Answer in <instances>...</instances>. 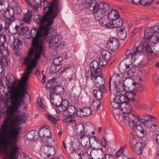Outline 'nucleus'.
Returning a JSON list of instances; mask_svg holds the SVG:
<instances>
[{"mask_svg": "<svg viewBox=\"0 0 159 159\" xmlns=\"http://www.w3.org/2000/svg\"><path fill=\"white\" fill-rule=\"evenodd\" d=\"M49 4L48 7H44V11H47L43 16L37 14L34 16V20L39 24V28L37 30L34 28L30 31V37L33 39L32 47L29 51L28 56L24 58V63L25 65H33L36 66L37 60L43 52L44 36H47L51 32L50 26L57 16L53 9L57 11L58 6L57 4Z\"/></svg>", "mask_w": 159, "mask_h": 159, "instance_id": "obj_1", "label": "nucleus"}, {"mask_svg": "<svg viewBox=\"0 0 159 159\" xmlns=\"http://www.w3.org/2000/svg\"><path fill=\"white\" fill-rule=\"evenodd\" d=\"M27 66L24 71L21 80H15L11 83L9 80L7 78H4L5 81L7 88L8 92L3 96V102L5 104L10 103L14 105L15 109L20 105L22 101V98L25 97V94H29L25 91L26 90L27 84L26 82L28 80L29 75L34 69L33 65H26Z\"/></svg>", "mask_w": 159, "mask_h": 159, "instance_id": "obj_2", "label": "nucleus"}, {"mask_svg": "<svg viewBox=\"0 0 159 159\" xmlns=\"http://www.w3.org/2000/svg\"><path fill=\"white\" fill-rule=\"evenodd\" d=\"M121 110L124 114L123 117L125 122H129V126L134 129H145L150 128L152 129H159V123H152V118L156 119L154 116L146 115L149 118L145 119L138 115L130 113L132 110L130 105L128 103H124L120 105Z\"/></svg>", "mask_w": 159, "mask_h": 159, "instance_id": "obj_3", "label": "nucleus"}, {"mask_svg": "<svg viewBox=\"0 0 159 159\" xmlns=\"http://www.w3.org/2000/svg\"><path fill=\"white\" fill-rule=\"evenodd\" d=\"M24 98H22V101L21 102L20 105L16 109L14 107L13 104H11V105L8 106L7 113V117L4 119L0 129H20L24 128L26 126V114L22 113L15 117L14 116V114L19 111V108L22 105Z\"/></svg>", "mask_w": 159, "mask_h": 159, "instance_id": "obj_4", "label": "nucleus"}, {"mask_svg": "<svg viewBox=\"0 0 159 159\" xmlns=\"http://www.w3.org/2000/svg\"><path fill=\"white\" fill-rule=\"evenodd\" d=\"M2 133L0 137V148H9L11 153L8 159H15L19 148L17 142L19 139L20 130H2Z\"/></svg>", "mask_w": 159, "mask_h": 159, "instance_id": "obj_5", "label": "nucleus"}, {"mask_svg": "<svg viewBox=\"0 0 159 159\" xmlns=\"http://www.w3.org/2000/svg\"><path fill=\"white\" fill-rule=\"evenodd\" d=\"M89 10L93 13L94 18L99 20L105 17L107 14L109 19L113 20L120 16L118 11L115 9L110 10V6L104 2L98 3L95 0H91L88 4Z\"/></svg>", "mask_w": 159, "mask_h": 159, "instance_id": "obj_6", "label": "nucleus"}, {"mask_svg": "<svg viewBox=\"0 0 159 159\" xmlns=\"http://www.w3.org/2000/svg\"><path fill=\"white\" fill-rule=\"evenodd\" d=\"M145 42L144 44L146 51L149 54L154 52V48L152 44L159 41V25L148 27L145 31Z\"/></svg>", "mask_w": 159, "mask_h": 159, "instance_id": "obj_7", "label": "nucleus"}, {"mask_svg": "<svg viewBox=\"0 0 159 159\" xmlns=\"http://www.w3.org/2000/svg\"><path fill=\"white\" fill-rule=\"evenodd\" d=\"M145 42V39L144 42H141V45H138V44H136L134 48L128 49L126 52V57L125 59L132 58L138 55L139 52L144 49L146 50L145 48L143 46Z\"/></svg>", "mask_w": 159, "mask_h": 159, "instance_id": "obj_8", "label": "nucleus"}, {"mask_svg": "<svg viewBox=\"0 0 159 159\" xmlns=\"http://www.w3.org/2000/svg\"><path fill=\"white\" fill-rule=\"evenodd\" d=\"M62 38V36L61 34H59L55 35H52L48 37H45L44 40L49 42V45L50 48H52L59 43Z\"/></svg>", "mask_w": 159, "mask_h": 159, "instance_id": "obj_9", "label": "nucleus"}, {"mask_svg": "<svg viewBox=\"0 0 159 159\" xmlns=\"http://www.w3.org/2000/svg\"><path fill=\"white\" fill-rule=\"evenodd\" d=\"M4 16L5 18L7 19L6 20V25L9 27L15 19L14 10L12 8L7 9L6 11L4 12Z\"/></svg>", "mask_w": 159, "mask_h": 159, "instance_id": "obj_10", "label": "nucleus"}, {"mask_svg": "<svg viewBox=\"0 0 159 159\" xmlns=\"http://www.w3.org/2000/svg\"><path fill=\"white\" fill-rule=\"evenodd\" d=\"M107 48L112 51L117 50L119 47V42L116 38H110L108 41L107 44Z\"/></svg>", "mask_w": 159, "mask_h": 159, "instance_id": "obj_11", "label": "nucleus"}, {"mask_svg": "<svg viewBox=\"0 0 159 159\" xmlns=\"http://www.w3.org/2000/svg\"><path fill=\"white\" fill-rule=\"evenodd\" d=\"M111 80L113 82V84H114L115 86L122 84L123 80L122 79V75L121 74L115 73L113 74L112 76L110 78L109 82V88L111 91Z\"/></svg>", "mask_w": 159, "mask_h": 159, "instance_id": "obj_12", "label": "nucleus"}, {"mask_svg": "<svg viewBox=\"0 0 159 159\" xmlns=\"http://www.w3.org/2000/svg\"><path fill=\"white\" fill-rule=\"evenodd\" d=\"M93 82L95 83L94 87L98 88L101 90L103 89V92L106 91V89L105 87V80L103 77H99L93 80Z\"/></svg>", "mask_w": 159, "mask_h": 159, "instance_id": "obj_13", "label": "nucleus"}, {"mask_svg": "<svg viewBox=\"0 0 159 159\" xmlns=\"http://www.w3.org/2000/svg\"><path fill=\"white\" fill-rule=\"evenodd\" d=\"M50 101L52 104L55 107H58L60 105V102H61V98L59 94L53 93L52 91L50 92Z\"/></svg>", "mask_w": 159, "mask_h": 159, "instance_id": "obj_14", "label": "nucleus"}, {"mask_svg": "<svg viewBox=\"0 0 159 159\" xmlns=\"http://www.w3.org/2000/svg\"><path fill=\"white\" fill-rule=\"evenodd\" d=\"M76 111V107L74 106L71 105L69 107L67 110L63 114L70 118L74 119L75 117Z\"/></svg>", "mask_w": 159, "mask_h": 159, "instance_id": "obj_15", "label": "nucleus"}, {"mask_svg": "<svg viewBox=\"0 0 159 159\" xmlns=\"http://www.w3.org/2000/svg\"><path fill=\"white\" fill-rule=\"evenodd\" d=\"M90 156L94 159H104V155L100 149H93L90 152Z\"/></svg>", "mask_w": 159, "mask_h": 159, "instance_id": "obj_16", "label": "nucleus"}, {"mask_svg": "<svg viewBox=\"0 0 159 159\" xmlns=\"http://www.w3.org/2000/svg\"><path fill=\"white\" fill-rule=\"evenodd\" d=\"M145 146V144L144 143L138 142L131 148L132 150L136 154L140 155L142 153Z\"/></svg>", "mask_w": 159, "mask_h": 159, "instance_id": "obj_17", "label": "nucleus"}, {"mask_svg": "<svg viewBox=\"0 0 159 159\" xmlns=\"http://www.w3.org/2000/svg\"><path fill=\"white\" fill-rule=\"evenodd\" d=\"M39 136V131H35V130H32L29 132L27 134V139L33 141H36Z\"/></svg>", "mask_w": 159, "mask_h": 159, "instance_id": "obj_18", "label": "nucleus"}, {"mask_svg": "<svg viewBox=\"0 0 159 159\" xmlns=\"http://www.w3.org/2000/svg\"><path fill=\"white\" fill-rule=\"evenodd\" d=\"M126 70L125 73V75L128 76V77L130 78L134 75L136 71L135 67H132V65H126Z\"/></svg>", "mask_w": 159, "mask_h": 159, "instance_id": "obj_19", "label": "nucleus"}, {"mask_svg": "<svg viewBox=\"0 0 159 159\" xmlns=\"http://www.w3.org/2000/svg\"><path fill=\"white\" fill-rule=\"evenodd\" d=\"M45 117L51 122L53 124V126H54L55 128H57L58 126V124L57 123V121L60 120V118L57 116H53L52 115L47 114L45 115Z\"/></svg>", "mask_w": 159, "mask_h": 159, "instance_id": "obj_20", "label": "nucleus"}, {"mask_svg": "<svg viewBox=\"0 0 159 159\" xmlns=\"http://www.w3.org/2000/svg\"><path fill=\"white\" fill-rule=\"evenodd\" d=\"M69 102L66 100H64L62 101L60 104V105L58 106L59 111L61 112L64 113L65 111L67 110L68 108V105Z\"/></svg>", "mask_w": 159, "mask_h": 159, "instance_id": "obj_21", "label": "nucleus"}, {"mask_svg": "<svg viewBox=\"0 0 159 159\" xmlns=\"http://www.w3.org/2000/svg\"><path fill=\"white\" fill-rule=\"evenodd\" d=\"M102 90L103 89H101V90L95 89L93 92L95 97L99 101H100L102 99L103 94L106 93V91L105 92H103Z\"/></svg>", "mask_w": 159, "mask_h": 159, "instance_id": "obj_22", "label": "nucleus"}, {"mask_svg": "<svg viewBox=\"0 0 159 159\" xmlns=\"http://www.w3.org/2000/svg\"><path fill=\"white\" fill-rule=\"evenodd\" d=\"M111 28H118L121 26L123 24V21L122 19L119 17L113 20L111 22Z\"/></svg>", "mask_w": 159, "mask_h": 159, "instance_id": "obj_23", "label": "nucleus"}, {"mask_svg": "<svg viewBox=\"0 0 159 159\" xmlns=\"http://www.w3.org/2000/svg\"><path fill=\"white\" fill-rule=\"evenodd\" d=\"M116 89V95L125 94V93L124 88L123 86L122 83L114 86Z\"/></svg>", "mask_w": 159, "mask_h": 159, "instance_id": "obj_24", "label": "nucleus"}, {"mask_svg": "<svg viewBox=\"0 0 159 159\" xmlns=\"http://www.w3.org/2000/svg\"><path fill=\"white\" fill-rule=\"evenodd\" d=\"M115 98L116 100L118 101L121 105L124 103H128L129 102L126 96H125L124 94L117 95Z\"/></svg>", "mask_w": 159, "mask_h": 159, "instance_id": "obj_25", "label": "nucleus"}, {"mask_svg": "<svg viewBox=\"0 0 159 159\" xmlns=\"http://www.w3.org/2000/svg\"><path fill=\"white\" fill-rule=\"evenodd\" d=\"M39 136L43 138L48 137L52 135L50 130H39Z\"/></svg>", "mask_w": 159, "mask_h": 159, "instance_id": "obj_26", "label": "nucleus"}, {"mask_svg": "<svg viewBox=\"0 0 159 159\" xmlns=\"http://www.w3.org/2000/svg\"><path fill=\"white\" fill-rule=\"evenodd\" d=\"M139 56L141 61V66H144L148 64L149 61L147 56L142 53Z\"/></svg>", "mask_w": 159, "mask_h": 159, "instance_id": "obj_27", "label": "nucleus"}, {"mask_svg": "<svg viewBox=\"0 0 159 159\" xmlns=\"http://www.w3.org/2000/svg\"><path fill=\"white\" fill-rule=\"evenodd\" d=\"M109 19L107 18H104L100 21L99 23L102 26H106L107 28H111V22L110 21Z\"/></svg>", "mask_w": 159, "mask_h": 159, "instance_id": "obj_28", "label": "nucleus"}, {"mask_svg": "<svg viewBox=\"0 0 159 159\" xmlns=\"http://www.w3.org/2000/svg\"><path fill=\"white\" fill-rule=\"evenodd\" d=\"M118 36L121 40H123L127 37L126 31L124 28H121L117 34Z\"/></svg>", "mask_w": 159, "mask_h": 159, "instance_id": "obj_29", "label": "nucleus"}, {"mask_svg": "<svg viewBox=\"0 0 159 159\" xmlns=\"http://www.w3.org/2000/svg\"><path fill=\"white\" fill-rule=\"evenodd\" d=\"M49 147L48 146H42L40 151V153L43 157H45L46 156L48 157V150Z\"/></svg>", "mask_w": 159, "mask_h": 159, "instance_id": "obj_30", "label": "nucleus"}, {"mask_svg": "<svg viewBox=\"0 0 159 159\" xmlns=\"http://www.w3.org/2000/svg\"><path fill=\"white\" fill-rule=\"evenodd\" d=\"M133 130V134H135L141 138H143L147 135V132L145 130Z\"/></svg>", "mask_w": 159, "mask_h": 159, "instance_id": "obj_31", "label": "nucleus"}, {"mask_svg": "<svg viewBox=\"0 0 159 159\" xmlns=\"http://www.w3.org/2000/svg\"><path fill=\"white\" fill-rule=\"evenodd\" d=\"M90 125L91 124L89 123H86L84 124L83 123H78L75 125V129L82 128L84 129H89L91 128Z\"/></svg>", "mask_w": 159, "mask_h": 159, "instance_id": "obj_32", "label": "nucleus"}, {"mask_svg": "<svg viewBox=\"0 0 159 159\" xmlns=\"http://www.w3.org/2000/svg\"><path fill=\"white\" fill-rule=\"evenodd\" d=\"M42 141L44 143L49 144H54L55 141L54 139L51 136L46 138H43Z\"/></svg>", "mask_w": 159, "mask_h": 159, "instance_id": "obj_33", "label": "nucleus"}, {"mask_svg": "<svg viewBox=\"0 0 159 159\" xmlns=\"http://www.w3.org/2000/svg\"><path fill=\"white\" fill-rule=\"evenodd\" d=\"M81 155L79 150H76L70 153V156L71 159H80Z\"/></svg>", "mask_w": 159, "mask_h": 159, "instance_id": "obj_34", "label": "nucleus"}, {"mask_svg": "<svg viewBox=\"0 0 159 159\" xmlns=\"http://www.w3.org/2000/svg\"><path fill=\"white\" fill-rule=\"evenodd\" d=\"M9 51L8 49L4 46L2 45L0 47V54H1L2 56L3 55L5 56H7L9 55Z\"/></svg>", "mask_w": 159, "mask_h": 159, "instance_id": "obj_35", "label": "nucleus"}, {"mask_svg": "<svg viewBox=\"0 0 159 159\" xmlns=\"http://www.w3.org/2000/svg\"><path fill=\"white\" fill-rule=\"evenodd\" d=\"M90 70H91V71H93L95 70L100 68L99 67V63L96 60H93L90 63Z\"/></svg>", "mask_w": 159, "mask_h": 159, "instance_id": "obj_36", "label": "nucleus"}, {"mask_svg": "<svg viewBox=\"0 0 159 159\" xmlns=\"http://www.w3.org/2000/svg\"><path fill=\"white\" fill-rule=\"evenodd\" d=\"M101 54L103 59L106 61H108L111 58V53L107 50L102 51Z\"/></svg>", "mask_w": 159, "mask_h": 159, "instance_id": "obj_37", "label": "nucleus"}, {"mask_svg": "<svg viewBox=\"0 0 159 159\" xmlns=\"http://www.w3.org/2000/svg\"><path fill=\"white\" fill-rule=\"evenodd\" d=\"M76 133L79 135L80 138L82 139L88 137V133L87 131H85V130H75Z\"/></svg>", "mask_w": 159, "mask_h": 159, "instance_id": "obj_38", "label": "nucleus"}, {"mask_svg": "<svg viewBox=\"0 0 159 159\" xmlns=\"http://www.w3.org/2000/svg\"><path fill=\"white\" fill-rule=\"evenodd\" d=\"M134 82L129 78L127 77L123 81V85L126 87H129L131 85H134Z\"/></svg>", "mask_w": 159, "mask_h": 159, "instance_id": "obj_39", "label": "nucleus"}, {"mask_svg": "<svg viewBox=\"0 0 159 159\" xmlns=\"http://www.w3.org/2000/svg\"><path fill=\"white\" fill-rule=\"evenodd\" d=\"M134 85L135 86L134 88L135 90L139 91L141 92H142L145 88V86L144 85L141 84H138L136 82L134 83Z\"/></svg>", "mask_w": 159, "mask_h": 159, "instance_id": "obj_40", "label": "nucleus"}, {"mask_svg": "<svg viewBox=\"0 0 159 159\" xmlns=\"http://www.w3.org/2000/svg\"><path fill=\"white\" fill-rule=\"evenodd\" d=\"M92 72L94 79L96 78H98L99 77H102V71L101 68H98Z\"/></svg>", "mask_w": 159, "mask_h": 159, "instance_id": "obj_41", "label": "nucleus"}, {"mask_svg": "<svg viewBox=\"0 0 159 159\" xmlns=\"http://www.w3.org/2000/svg\"><path fill=\"white\" fill-rule=\"evenodd\" d=\"M136 93L134 92L130 91L126 94V97L128 99V101L130 100L135 101V99L134 98V96Z\"/></svg>", "mask_w": 159, "mask_h": 159, "instance_id": "obj_42", "label": "nucleus"}, {"mask_svg": "<svg viewBox=\"0 0 159 159\" xmlns=\"http://www.w3.org/2000/svg\"><path fill=\"white\" fill-rule=\"evenodd\" d=\"M100 103L101 102L100 101H98V102H97L94 101L93 103L91 106V108L93 109V111H96L98 110L101 106Z\"/></svg>", "mask_w": 159, "mask_h": 159, "instance_id": "obj_43", "label": "nucleus"}, {"mask_svg": "<svg viewBox=\"0 0 159 159\" xmlns=\"http://www.w3.org/2000/svg\"><path fill=\"white\" fill-rule=\"evenodd\" d=\"M61 86H60V85H55L54 88L50 92L52 91L54 94H59L61 92Z\"/></svg>", "mask_w": 159, "mask_h": 159, "instance_id": "obj_44", "label": "nucleus"}, {"mask_svg": "<svg viewBox=\"0 0 159 159\" xmlns=\"http://www.w3.org/2000/svg\"><path fill=\"white\" fill-rule=\"evenodd\" d=\"M9 60L7 58L4 56H2L0 54V63L2 65H7L8 64Z\"/></svg>", "mask_w": 159, "mask_h": 159, "instance_id": "obj_45", "label": "nucleus"}, {"mask_svg": "<svg viewBox=\"0 0 159 159\" xmlns=\"http://www.w3.org/2000/svg\"><path fill=\"white\" fill-rule=\"evenodd\" d=\"M32 15L30 14H25L23 18L24 22L26 23L29 24L31 20Z\"/></svg>", "mask_w": 159, "mask_h": 159, "instance_id": "obj_46", "label": "nucleus"}, {"mask_svg": "<svg viewBox=\"0 0 159 159\" xmlns=\"http://www.w3.org/2000/svg\"><path fill=\"white\" fill-rule=\"evenodd\" d=\"M82 112L84 116H87L91 114L92 111L90 108L85 107L82 109Z\"/></svg>", "mask_w": 159, "mask_h": 159, "instance_id": "obj_47", "label": "nucleus"}, {"mask_svg": "<svg viewBox=\"0 0 159 159\" xmlns=\"http://www.w3.org/2000/svg\"><path fill=\"white\" fill-rule=\"evenodd\" d=\"M111 105L113 108L116 109L119 108L120 107V104L118 101L116 100V98H115L114 100L111 102Z\"/></svg>", "mask_w": 159, "mask_h": 159, "instance_id": "obj_48", "label": "nucleus"}, {"mask_svg": "<svg viewBox=\"0 0 159 159\" xmlns=\"http://www.w3.org/2000/svg\"><path fill=\"white\" fill-rule=\"evenodd\" d=\"M81 144L82 146L84 147H86L87 146L89 143L88 141H89L90 139L89 137H86L84 138L81 139Z\"/></svg>", "mask_w": 159, "mask_h": 159, "instance_id": "obj_49", "label": "nucleus"}, {"mask_svg": "<svg viewBox=\"0 0 159 159\" xmlns=\"http://www.w3.org/2000/svg\"><path fill=\"white\" fill-rule=\"evenodd\" d=\"M49 149L48 150V157L51 155H54L55 153V148L52 145H49Z\"/></svg>", "mask_w": 159, "mask_h": 159, "instance_id": "obj_50", "label": "nucleus"}, {"mask_svg": "<svg viewBox=\"0 0 159 159\" xmlns=\"http://www.w3.org/2000/svg\"><path fill=\"white\" fill-rule=\"evenodd\" d=\"M22 42L17 38H14L13 44L15 48H17L21 44Z\"/></svg>", "mask_w": 159, "mask_h": 159, "instance_id": "obj_51", "label": "nucleus"}, {"mask_svg": "<svg viewBox=\"0 0 159 159\" xmlns=\"http://www.w3.org/2000/svg\"><path fill=\"white\" fill-rule=\"evenodd\" d=\"M139 108L148 111H151L152 108V107L147 104L141 105L139 106Z\"/></svg>", "mask_w": 159, "mask_h": 159, "instance_id": "obj_52", "label": "nucleus"}, {"mask_svg": "<svg viewBox=\"0 0 159 159\" xmlns=\"http://www.w3.org/2000/svg\"><path fill=\"white\" fill-rule=\"evenodd\" d=\"M126 148V146H124L122 147L116 153V158L119 157L123 154L124 151Z\"/></svg>", "mask_w": 159, "mask_h": 159, "instance_id": "obj_53", "label": "nucleus"}, {"mask_svg": "<svg viewBox=\"0 0 159 159\" xmlns=\"http://www.w3.org/2000/svg\"><path fill=\"white\" fill-rule=\"evenodd\" d=\"M55 85L53 83H52L51 82H49V80L46 83L45 86L47 88L50 90V91L52 90L55 86Z\"/></svg>", "mask_w": 159, "mask_h": 159, "instance_id": "obj_54", "label": "nucleus"}, {"mask_svg": "<svg viewBox=\"0 0 159 159\" xmlns=\"http://www.w3.org/2000/svg\"><path fill=\"white\" fill-rule=\"evenodd\" d=\"M153 0H141L140 4L144 6H148L151 4Z\"/></svg>", "mask_w": 159, "mask_h": 159, "instance_id": "obj_55", "label": "nucleus"}, {"mask_svg": "<svg viewBox=\"0 0 159 159\" xmlns=\"http://www.w3.org/2000/svg\"><path fill=\"white\" fill-rule=\"evenodd\" d=\"M85 75L87 80H88L89 79L91 80L94 79V77L93 76V73L92 71H91V70L90 71L88 70V72L86 73Z\"/></svg>", "mask_w": 159, "mask_h": 159, "instance_id": "obj_56", "label": "nucleus"}, {"mask_svg": "<svg viewBox=\"0 0 159 159\" xmlns=\"http://www.w3.org/2000/svg\"><path fill=\"white\" fill-rule=\"evenodd\" d=\"M61 58L59 57H56L53 60V63L54 65H60V63L62 61Z\"/></svg>", "mask_w": 159, "mask_h": 159, "instance_id": "obj_57", "label": "nucleus"}, {"mask_svg": "<svg viewBox=\"0 0 159 159\" xmlns=\"http://www.w3.org/2000/svg\"><path fill=\"white\" fill-rule=\"evenodd\" d=\"M37 105L38 108L41 111H43L44 109V107H42V102L40 98H38L37 102Z\"/></svg>", "mask_w": 159, "mask_h": 159, "instance_id": "obj_58", "label": "nucleus"}, {"mask_svg": "<svg viewBox=\"0 0 159 159\" xmlns=\"http://www.w3.org/2000/svg\"><path fill=\"white\" fill-rule=\"evenodd\" d=\"M153 80L155 82V85H158L159 82V77L158 76L157 74L154 75L153 76Z\"/></svg>", "mask_w": 159, "mask_h": 159, "instance_id": "obj_59", "label": "nucleus"}, {"mask_svg": "<svg viewBox=\"0 0 159 159\" xmlns=\"http://www.w3.org/2000/svg\"><path fill=\"white\" fill-rule=\"evenodd\" d=\"M137 140L136 139L135 136H133L132 138L130 140V143L131 147L134 146V144H136L137 143Z\"/></svg>", "mask_w": 159, "mask_h": 159, "instance_id": "obj_60", "label": "nucleus"}, {"mask_svg": "<svg viewBox=\"0 0 159 159\" xmlns=\"http://www.w3.org/2000/svg\"><path fill=\"white\" fill-rule=\"evenodd\" d=\"M7 8L5 7V5L2 3H0V13L2 14L3 12H5L6 11L5 10Z\"/></svg>", "mask_w": 159, "mask_h": 159, "instance_id": "obj_61", "label": "nucleus"}, {"mask_svg": "<svg viewBox=\"0 0 159 159\" xmlns=\"http://www.w3.org/2000/svg\"><path fill=\"white\" fill-rule=\"evenodd\" d=\"M113 115L115 117L116 119L119 118L121 116L120 112L119 110H117L114 111Z\"/></svg>", "mask_w": 159, "mask_h": 159, "instance_id": "obj_62", "label": "nucleus"}, {"mask_svg": "<svg viewBox=\"0 0 159 159\" xmlns=\"http://www.w3.org/2000/svg\"><path fill=\"white\" fill-rule=\"evenodd\" d=\"M20 5L17 2L15 1H13L11 3V8L13 9H14L16 7H17Z\"/></svg>", "mask_w": 159, "mask_h": 159, "instance_id": "obj_63", "label": "nucleus"}, {"mask_svg": "<svg viewBox=\"0 0 159 159\" xmlns=\"http://www.w3.org/2000/svg\"><path fill=\"white\" fill-rule=\"evenodd\" d=\"M89 154L87 152H84L82 155H81L80 159H89Z\"/></svg>", "mask_w": 159, "mask_h": 159, "instance_id": "obj_64", "label": "nucleus"}]
</instances>
